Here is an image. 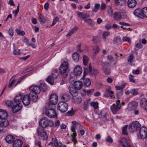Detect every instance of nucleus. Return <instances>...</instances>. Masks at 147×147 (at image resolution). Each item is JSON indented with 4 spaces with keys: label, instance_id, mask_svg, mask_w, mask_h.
I'll return each instance as SVG.
<instances>
[{
    "label": "nucleus",
    "instance_id": "obj_1",
    "mask_svg": "<svg viewBox=\"0 0 147 147\" xmlns=\"http://www.w3.org/2000/svg\"><path fill=\"white\" fill-rule=\"evenodd\" d=\"M58 100V97L56 94L55 93L51 94L50 96V102L49 103L48 109L47 110H55Z\"/></svg>",
    "mask_w": 147,
    "mask_h": 147
},
{
    "label": "nucleus",
    "instance_id": "obj_2",
    "mask_svg": "<svg viewBox=\"0 0 147 147\" xmlns=\"http://www.w3.org/2000/svg\"><path fill=\"white\" fill-rule=\"evenodd\" d=\"M39 124L42 128H46L49 126L51 127L54 125L53 122L51 120H48L46 117H44L41 119L39 121Z\"/></svg>",
    "mask_w": 147,
    "mask_h": 147
},
{
    "label": "nucleus",
    "instance_id": "obj_3",
    "mask_svg": "<svg viewBox=\"0 0 147 147\" xmlns=\"http://www.w3.org/2000/svg\"><path fill=\"white\" fill-rule=\"evenodd\" d=\"M84 75H86L88 72H89L91 75L93 77L96 76L98 73V71L95 68H92L91 64H90L88 66L84 67Z\"/></svg>",
    "mask_w": 147,
    "mask_h": 147
},
{
    "label": "nucleus",
    "instance_id": "obj_4",
    "mask_svg": "<svg viewBox=\"0 0 147 147\" xmlns=\"http://www.w3.org/2000/svg\"><path fill=\"white\" fill-rule=\"evenodd\" d=\"M69 67V64L67 61H64L60 65L59 68V70L60 73L61 74H65V76H67V73Z\"/></svg>",
    "mask_w": 147,
    "mask_h": 147
},
{
    "label": "nucleus",
    "instance_id": "obj_5",
    "mask_svg": "<svg viewBox=\"0 0 147 147\" xmlns=\"http://www.w3.org/2000/svg\"><path fill=\"white\" fill-rule=\"evenodd\" d=\"M140 126L141 125L138 121H134L129 124V130L131 132H134L139 129Z\"/></svg>",
    "mask_w": 147,
    "mask_h": 147
},
{
    "label": "nucleus",
    "instance_id": "obj_6",
    "mask_svg": "<svg viewBox=\"0 0 147 147\" xmlns=\"http://www.w3.org/2000/svg\"><path fill=\"white\" fill-rule=\"evenodd\" d=\"M30 92V94L32 95L34 94H39L40 92V86L35 85L30 87L29 88Z\"/></svg>",
    "mask_w": 147,
    "mask_h": 147
},
{
    "label": "nucleus",
    "instance_id": "obj_7",
    "mask_svg": "<svg viewBox=\"0 0 147 147\" xmlns=\"http://www.w3.org/2000/svg\"><path fill=\"white\" fill-rule=\"evenodd\" d=\"M37 132L38 135L43 139H47V136L46 132L41 127H39L37 129Z\"/></svg>",
    "mask_w": 147,
    "mask_h": 147
},
{
    "label": "nucleus",
    "instance_id": "obj_8",
    "mask_svg": "<svg viewBox=\"0 0 147 147\" xmlns=\"http://www.w3.org/2000/svg\"><path fill=\"white\" fill-rule=\"evenodd\" d=\"M68 108V105L66 103H63L62 102H59L57 105L58 110H67Z\"/></svg>",
    "mask_w": 147,
    "mask_h": 147
},
{
    "label": "nucleus",
    "instance_id": "obj_9",
    "mask_svg": "<svg viewBox=\"0 0 147 147\" xmlns=\"http://www.w3.org/2000/svg\"><path fill=\"white\" fill-rule=\"evenodd\" d=\"M146 128L144 126L142 127L140 130V134L141 138L143 139H145L147 134Z\"/></svg>",
    "mask_w": 147,
    "mask_h": 147
},
{
    "label": "nucleus",
    "instance_id": "obj_10",
    "mask_svg": "<svg viewBox=\"0 0 147 147\" xmlns=\"http://www.w3.org/2000/svg\"><path fill=\"white\" fill-rule=\"evenodd\" d=\"M147 99L144 98H142L140 101V106L145 110H147Z\"/></svg>",
    "mask_w": 147,
    "mask_h": 147
},
{
    "label": "nucleus",
    "instance_id": "obj_11",
    "mask_svg": "<svg viewBox=\"0 0 147 147\" xmlns=\"http://www.w3.org/2000/svg\"><path fill=\"white\" fill-rule=\"evenodd\" d=\"M120 101L117 100L116 102V105L114 104L111 106L110 108L111 110H119L121 109V105L120 103Z\"/></svg>",
    "mask_w": 147,
    "mask_h": 147
},
{
    "label": "nucleus",
    "instance_id": "obj_12",
    "mask_svg": "<svg viewBox=\"0 0 147 147\" xmlns=\"http://www.w3.org/2000/svg\"><path fill=\"white\" fill-rule=\"evenodd\" d=\"M120 144L123 147H131L125 138H123L121 139L120 141Z\"/></svg>",
    "mask_w": 147,
    "mask_h": 147
},
{
    "label": "nucleus",
    "instance_id": "obj_13",
    "mask_svg": "<svg viewBox=\"0 0 147 147\" xmlns=\"http://www.w3.org/2000/svg\"><path fill=\"white\" fill-rule=\"evenodd\" d=\"M108 65L107 63H104L102 65L104 72L106 75L110 74L111 73V70L107 67Z\"/></svg>",
    "mask_w": 147,
    "mask_h": 147
},
{
    "label": "nucleus",
    "instance_id": "obj_14",
    "mask_svg": "<svg viewBox=\"0 0 147 147\" xmlns=\"http://www.w3.org/2000/svg\"><path fill=\"white\" fill-rule=\"evenodd\" d=\"M45 112H43V113H45L46 115L50 118L55 117L57 114L55 111H45Z\"/></svg>",
    "mask_w": 147,
    "mask_h": 147
},
{
    "label": "nucleus",
    "instance_id": "obj_15",
    "mask_svg": "<svg viewBox=\"0 0 147 147\" xmlns=\"http://www.w3.org/2000/svg\"><path fill=\"white\" fill-rule=\"evenodd\" d=\"M23 104L25 105H28L30 103V98L28 95H25L22 100Z\"/></svg>",
    "mask_w": 147,
    "mask_h": 147
},
{
    "label": "nucleus",
    "instance_id": "obj_16",
    "mask_svg": "<svg viewBox=\"0 0 147 147\" xmlns=\"http://www.w3.org/2000/svg\"><path fill=\"white\" fill-rule=\"evenodd\" d=\"M68 90L70 93L73 97H76L78 96V91L76 89L69 86L68 87Z\"/></svg>",
    "mask_w": 147,
    "mask_h": 147
},
{
    "label": "nucleus",
    "instance_id": "obj_17",
    "mask_svg": "<svg viewBox=\"0 0 147 147\" xmlns=\"http://www.w3.org/2000/svg\"><path fill=\"white\" fill-rule=\"evenodd\" d=\"M82 71V69L79 66L77 65L75 67L73 73L75 76H78L80 74Z\"/></svg>",
    "mask_w": 147,
    "mask_h": 147
},
{
    "label": "nucleus",
    "instance_id": "obj_18",
    "mask_svg": "<svg viewBox=\"0 0 147 147\" xmlns=\"http://www.w3.org/2000/svg\"><path fill=\"white\" fill-rule=\"evenodd\" d=\"M85 76L83 75L82 79L83 80L84 86L85 88L87 87L90 86L91 84V82L90 80L88 78H86L84 77Z\"/></svg>",
    "mask_w": 147,
    "mask_h": 147
},
{
    "label": "nucleus",
    "instance_id": "obj_19",
    "mask_svg": "<svg viewBox=\"0 0 147 147\" xmlns=\"http://www.w3.org/2000/svg\"><path fill=\"white\" fill-rule=\"evenodd\" d=\"M23 144L22 141L20 139L15 140L13 144V147H21Z\"/></svg>",
    "mask_w": 147,
    "mask_h": 147
},
{
    "label": "nucleus",
    "instance_id": "obj_20",
    "mask_svg": "<svg viewBox=\"0 0 147 147\" xmlns=\"http://www.w3.org/2000/svg\"><path fill=\"white\" fill-rule=\"evenodd\" d=\"M138 106V103L137 102L133 101L129 103L128 104V108L131 110H134Z\"/></svg>",
    "mask_w": 147,
    "mask_h": 147
},
{
    "label": "nucleus",
    "instance_id": "obj_21",
    "mask_svg": "<svg viewBox=\"0 0 147 147\" xmlns=\"http://www.w3.org/2000/svg\"><path fill=\"white\" fill-rule=\"evenodd\" d=\"M23 95V94L21 93L17 95L14 99L15 103L21 104Z\"/></svg>",
    "mask_w": 147,
    "mask_h": 147
},
{
    "label": "nucleus",
    "instance_id": "obj_22",
    "mask_svg": "<svg viewBox=\"0 0 147 147\" xmlns=\"http://www.w3.org/2000/svg\"><path fill=\"white\" fill-rule=\"evenodd\" d=\"M127 4L129 7L133 8L136 5L137 2L136 0H128Z\"/></svg>",
    "mask_w": 147,
    "mask_h": 147
},
{
    "label": "nucleus",
    "instance_id": "obj_23",
    "mask_svg": "<svg viewBox=\"0 0 147 147\" xmlns=\"http://www.w3.org/2000/svg\"><path fill=\"white\" fill-rule=\"evenodd\" d=\"M74 84V88L77 90L80 89L83 86L82 82L80 81H76Z\"/></svg>",
    "mask_w": 147,
    "mask_h": 147
},
{
    "label": "nucleus",
    "instance_id": "obj_24",
    "mask_svg": "<svg viewBox=\"0 0 147 147\" xmlns=\"http://www.w3.org/2000/svg\"><path fill=\"white\" fill-rule=\"evenodd\" d=\"M113 19L117 21L120 20L122 18V16L120 13L115 12L113 15Z\"/></svg>",
    "mask_w": 147,
    "mask_h": 147
},
{
    "label": "nucleus",
    "instance_id": "obj_25",
    "mask_svg": "<svg viewBox=\"0 0 147 147\" xmlns=\"http://www.w3.org/2000/svg\"><path fill=\"white\" fill-rule=\"evenodd\" d=\"M16 105H14L12 107V110H20L22 107L21 104L16 103Z\"/></svg>",
    "mask_w": 147,
    "mask_h": 147
},
{
    "label": "nucleus",
    "instance_id": "obj_26",
    "mask_svg": "<svg viewBox=\"0 0 147 147\" xmlns=\"http://www.w3.org/2000/svg\"><path fill=\"white\" fill-rule=\"evenodd\" d=\"M8 117V114L6 111H0V119H5Z\"/></svg>",
    "mask_w": 147,
    "mask_h": 147
},
{
    "label": "nucleus",
    "instance_id": "obj_27",
    "mask_svg": "<svg viewBox=\"0 0 147 147\" xmlns=\"http://www.w3.org/2000/svg\"><path fill=\"white\" fill-rule=\"evenodd\" d=\"M14 140V137L10 135H7L5 138L6 141L9 144L12 143Z\"/></svg>",
    "mask_w": 147,
    "mask_h": 147
},
{
    "label": "nucleus",
    "instance_id": "obj_28",
    "mask_svg": "<svg viewBox=\"0 0 147 147\" xmlns=\"http://www.w3.org/2000/svg\"><path fill=\"white\" fill-rule=\"evenodd\" d=\"M134 15L138 17L142 16V9L138 8L136 9L134 11Z\"/></svg>",
    "mask_w": 147,
    "mask_h": 147
},
{
    "label": "nucleus",
    "instance_id": "obj_29",
    "mask_svg": "<svg viewBox=\"0 0 147 147\" xmlns=\"http://www.w3.org/2000/svg\"><path fill=\"white\" fill-rule=\"evenodd\" d=\"M71 98L70 96L67 94H64L61 96V98L63 101H67L69 100Z\"/></svg>",
    "mask_w": 147,
    "mask_h": 147
},
{
    "label": "nucleus",
    "instance_id": "obj_30",
    "mask_svg": "<svg viewBox=\"0 0 147 147\" xmlns=\"http://www.w3.org/2000/svg\"><path fill=\"white\" fill-rule=\"evenodd\" d=\"M78 16L81 18L85 20L89 17L90 16L88 13L84 14L82 12H79L78 14Z\"/></svg>",
    "mask_w": 147,
    "mask_h": 147
},
{
    "label": "nucleus",
    "instance_id": "obj_31",
    "mask_svg": "<svg viewBox=\"0 0 147 147\" xmlns=\"http://www.w3.org/2000/svg\"><path fill=\"white\" fill-rule=\"evenodd\" d=\"M80 55L77 52H75L73 54V58L76 62H78L79 60Z\"/></svg>",
    "mask_w": 147,
    "mask_h": 147
},
{
    "label": "nucleus",
    "instance_id": "obj_32",
    "mask_svg": "<svg viewBox=\"0 0 147 147\" xmlns=\"http://www.w3.org/2000/svg\"><path fill=\"white\" fill-rule=\"evenodd\" d=\"M47 82L51 85H53L54 82V78L51 76H49L46 79Z\"/></svg>",
    "mask_w": 147,
    "mask_h": 147
},
{
    "label": "nucleus",
    "instance_id": "obj_33",
    "mask_svg": "<svg viewBox=\"0 0 147 147\" xmlns=\"http://www.w3.org/2000/svg\"><path fill=\"white\" fill-rule=\"evenodd\" d=\"M88 60L89 59L88 57L86 55H84L83 60V64L85 66L84 67L88 66H87Z\"/></svg>",
    "mask_w": 147,
    "mask_h": 147
},
{
    "label": "nucleus",
    "instance_id": "obj_34",
    "mask_svg": "<svg viewBox=\"0 0 147 147\" xmlns=\"http://www.w3.org/2000/svg\"><path fill=\"white\" fill-rule=\"evenodd\" d=\"M78 29L77 27H75L72 29L66 35V36L69 37L73 34L75 31Z\"/></svg>",
    "mask_w": 147,
    "mask_h": 147
},
{
    "label": "nucleus",
    "instance_id": "obj_35",
    "mask_svg": "<svg viewBox=\"0 0 147 147\" xmlns=\"http://www.w3.org/2000/svg\"><path fill=\"white\" fill-rule=\"evenodd\" d=\"M77 136L76 132H73L71 134V136L72 138V141L74 142V144H75L77 142V141L76 138Z\"/></svg>",
    "mask_w": 147,
    "mask_h": 147
},
{
    "label": "nucleus",
    "instance_id": "obj_36",
    "mask_svg": "<svg viewBox=\"0 0 147 147\" xmlns=\"http://www.w3.org/2000/svg\"><path fill=\"white\" fill-rule=\"evenodd\" d=\"M16 80H15L11 78L9 81L8 87L9 88L12 87L13 86L14 83L16 82Z\"/></svg>",
    "mask_w": 147,
    "mask_h": 147
},
{
    "label": "nucleus",
    "instance_id": "obj_37",
    "mask_svg": "<svg viewBox=\"0 0 147 147\" xmlns=\"http://www.w3.org/2000/svg\"><path fill=\"white\" fill-rule=\"evenodd\" d=\"M38 94H34L32 95L29 94V96L30 97L32 98V100L34 102H36L37 101L38 98V96L37 95Z\"/></svg>",
    "mask_w": 147,
    "mask_h": 147
},
{
    "label": "nucleus",
    "instance_id": "obj_38",
    "mask_svg": "<svg viewBox=\"0 0 147 147\" xmlns=\"http://www.w3.org/2000/svg\"><path fill=\"white\" fill-rule=\"evenodd\" d=\"M100 6V4L99 3L95 4L92 10V12L93 13H95L97 12L99 9Z\"/></svg>",
    "mask_w": 147,
    "mask_h": 147
},
{
    "label": "nucleus",
    "instance_id": "obj_39",
    "mask_svg": "<svg viewBox=\"0 0 147 147\" xmlns=\"http://www.w3.org/2000/svg\"><path fill=\"white\" fill-rule=\"evenodd\" d=\"M115 3L117 5L121 6H123L125 4L124 0H115Z\"/></svg>",
    "mask_w": 147,
    "mask_h": 147
},
{
    "label": "nucleus",
    "instance_id": "obj_40",
    "mask_svg": "<svg viewBox=\"0 0 147 147\" xmlns=\"http://www.w3.org/2000/svg\"><path fill=\"white\" fill-rule=\"evenodd\" d=\"M39 21L41 24H44L45 22V17L42 15H39Z\"/></svg>",
    "mask_w": 147,
    "mask_h": 147
},
{
    "label": "nucleus",
    "instance_id": "obj_41",
    "mask_svg": "<svg viewBox=\"0 0 147 147\" xmlns=\"http://www.w3.org/2000/svg\"><path fill=\"white\" fill-rule=\"evenodd\" d=\"M83 91L85 93H86L88 95H91L94 92V89L90 90L84 89Z\"/></svg>",
    "mask_w": 147,
    "mask_h": 147
},
{
    "label": "nucleus",
    "instance_id": "obj_42",
    "mask_svg": "<svg viewBox=\"0 0 147 147\" xmlns=\"http://www.w3.org/2000/svg\"><path fill=\"white\" fill-rule=\"evenodd\" d=\"M85 22L87 23L91 26H93L94 25V22L92 19L89 18L85 20Z\"/></svg>",
    "mask_w": 147,
    "mask_h": 147
},
{
    "label": "nucleus",
    "instance_id": "obj_43",
    "mask_svg": "<svg viewBox=\"0 0 147 147\" xmlns=\"http://www.w3.org/2000/svg\"><path fill=\"white\" fill-rule=\"evenodd\" d=\"M62 144L61 142H58L57 139L55 140L54 145L53 147H62Z\"/></svg>",
    "mask_w": 147,
    "mask_h": 147
},
{
    "label": "nucleus",
    "instance_id": "obj_44",
    "mask_svg": "<svg viewBox=\"0 0 147 147\" xmlns=\"http://www.w3.org/2000/svg\"><path fill=\"white\" fill-rule=\"evenodd\" d=\"M110 34V33L108 31H105L103 32L102 34V36L105 40L107 38Z\"/></svg>",
    "mask_w": 147,
    "mask_h": 147
},
{
    "label": "nucleus",
    "instance_id": "obj_45",
    "mask_svg": "<svg viewBox=\"0 0 147 147\" xmlns=\"http://www.w3.org/2000/svg\"><path fill=\"white\" fill-rule=\"evenodd\" d=\"M142 17L147 18V7H144L142 9Z\"/></svg>",
    "mask_w": 147,
    "mask_h": 147
},
{
    "label": "nucleus",
    "instance_id": "obj_46",
    "mask_svg": "<svg viewBox=\"0 0 147 147\" xmlns=\"http://www.w3.org/2000/svg\"><path fill=\"white\" fill-rule=\"evenodd\" d=\"M90 106L93 107L94 109H97L98 108V104L97 102H91L90 103Z\"/></svg>",
    "mask_w": 147,
    "mask_h": 147
},
{
    "label": "nucleus",
    "instance_id": "obj_47",
    "mask_svg": "<svg viewBox=\"0 0 147 147\" xmlns=\"http://www.w3.org/2000/svg\"><path fill=\"white\" fill-rule=\"evenodd\" d=\"M130 93L133 95H137L138 93V89H131L130 91Z\"/></svg>",
    "mask_w": 147,
    "mask_h": 147
},
{
    "label": "nucleus",
    "instance_id": "obj_48",
    "mask_svg": "<svg viewBox=\"0 0 147 147\" xmlns=\"http://www.w3.org/2000/svg\"><path fill=\"white\" fill-rule=\"evenodd\" d=\"M15 31L19 35L24 36L25 34V32L23 30H21L20 29L17 28Z\"/></svg>",
    "mask_w": 147,
    "mask_h": 147
},
{
    "label": "nucleus",
    "instance_id": "obj_49",
    "mask_svg": "<svg viewBox=\"0 0 147 147\" xmlns=\"http://www.w3.org/2000/svg\"><path fill=\"white\" fill-rule=\"evenodd\" d=\"M127 125L122 128V134L125 135H127L128 134L127 130Z\"/></svg>",
    "mask_w": 147,
    "mask_h": 147
},
{
    "label": "nucleus",
    "instance_id": "obj_50",
    "mask_svg": "<svg viewBox=\"0 0 147 147\" xmlns=\"http://www.w3.org/2000/svg\"><path fill=\"white\" fill-rule=\"evenodd\" d=\"M51 76L54 78H56L58 76V70H55L53 71Z\"/></svg>",
    "mask_w": 147,
    "mask_h": 147
},
{
    "label": "nucleus",
    "instance_id": "obj_51",
    "mask_svg": "<svg viewBox=\"0 0 147 147\" xmlns=\"http://www.w3.org/2000/svg\"><path fill=\"white\" fill-rule=\"evenodd\" d=\"M6 104L8 107H11L12 109L13 106L14 105L13 102L11 100H8L7 101Z\"/></svg>",
    "mask_w": 147,
    "mask_h": 147
},
{
    "label": "nucleus",
    "instance_id": "obj_52",
    "mask_svg": "<svg viewBox=\"0 0 147 147\" xmlns=\"http://www.w3.org/2000/svg\"><path fill=\"white\" fill-rule=\"evenodd\" d=\"M40 88L43 89L44 91H45L47 88V86L46 84L44 83L41 84L40 86Z\"/></svg>",
    "mask_w": 147,
    "mask_h": 147
},
{
    "label": "nucleus",
    "instance_id": "obj_53",
    "mask_svg": "<svg viewBox=\"0 0 147 147\" xmlns=\"http://www.w3.org/2000/svg\"><path fill=\"white\" fill-rule=\"evenodd\" d=\"M113 10L112 8L109 7L107 10V14L110 16H111L113 15Z\"/></svg>",
    "mask_w": 147,
    "mask_h": 147
},
{
    "label": "nucleus",
    "instance_id": "obj_54",
    "mask_svg": "<svg viewBox=\"0 0 147 147\" xmlns=\"http://www.w3.org/2000/svg\"><path fill=\"white\" fill-rule=\"evenodd\" d=\"M75 111H68L66 113L65 115L71 116L74 115L75 113Z\"/></svg>",
    "mask_w": 147,
    "mask_h": 147
},
{
    "label": "nucleus",
    "instance_id": "obj_55",
    "mask_svg": "<svg viewBox=\"0 0 147 147\" xmlns=\"http://www.w3.org/2000/svg\"><path fill=\"white\" fill-rule=\"evenodd\" d=\"M20 7V5L19 4L18 5L17 9L16 10H13V13H14L15 17H16L18 13Z\"/></svg>",
    "mask_w": 147,
    "mask_h": 147
},
{
    "label": "nucleus",
    "instance_id": "obj_56",
    "mask_svg": "<svg viewBox=\"0 0 147 147\" xmlns=\"http://www.w3.org/2000/svg\"><path fill=\"white\" fill-rule=\"evenodd\" d=\"M134 76L131 75L130 74L129 76V81L130 82H132L133 83H135V81L134 79L133 78Z\"/></svg>",
    "mask_w": 147,
    "mask_h": 147
},
{
    "label": "nucleus",
    "instance_id": "obj_57",
    "mask_svg": "<svg viewBox=\"0 0 147 147\" xmlns=\"http://www.w3.org/2000/svg\"><path fill=\"white\" fill-rule=\"evenodd\" d=\"M105 140L106 142L109 143H112L113 141L112 139L109 136H108L105 138Z\"/></svg>",
    "mask_w": 147,
    "mask_h": 147
},
{
    "label": "nucleus",
    "instance_id": "obj_58",
    "mask_svg": "<svg viewBox=\"0 0 147 147\" xmlns=\"http://www.w3.org/2000/svg\"><path fill=\"white\" fill-rule=\"evenodd\" d=\"M93 50L95 51L94 53L96 54L98 53L100 51L99 47L97 46H95L94 47Z\"/></svg>",
    "mask_w": 147,
    "mask_h": 147
},
{
    "label": "nucleus",
    "instance_id": "obj_59",
    "mask_svg": "<svg viewBox=\"0 0 147 147\" xmlns=\"http://www.w3.org/2000/svg\"><path fill=\"white\" fill-rule=\"evenodd\" d=\"M59 18L57 17H56L55 18V19H54L52 23L51 24V26H53L54 25H55L56 23H57V22L59 20Z\"/></svg>",
    "mask_w": 147,
    "mask_h": 147
},
{
    "label": "nucleus",
    "instance_id": "obj_60",
    "mask_svg": "<svg viewBox=\"0 0 147 147\" xmlns=\"http://www.w3.org/2000/svg\"><path fill=\"white\" fill-rule=\"evenodd\" d=\"M134 58V56L133 54H130L128 57L127 61L129 63H131L133 60Z\"/></svg>",
    "mask_w": 147,
    "mask_h": 147
},
{
    "label": "nucleus",
    "instance_id": "obj_61",
    "mask_svg": "<svg viewBox=\"0 0 147 147\" xmlns=\"http://www.w3.org/2000/svg\"><path fill=\"white\" fill-rule=\"evenodd\" d=\"M122 40L123 41H127L129 43H130L131 42L130 38L128 37H124L123 38Z\"/></svg>",
    "mask_w": 147,
    "mask_h": 147
},
{
    "label": "nucleus",
    "instance_id": "obj_62",
    "mask_svg": "<svg viewBox=\"0 0 147 147\" xmlns=\"http://www.w3.org/2000/svg\"><path fill=\"white\" fill-rule=\"evenodd\" d=\"M13 30L12 28H10L8 32L11 36H13Z\"/></svg>",
    "mask_w": 147,
    "mask_h": 147
},
{
    "label": "nucleus",
    "instance_id": "obj_63",
    "mask_svg": "<svg viewBox=\"0 0 147 147\" xmlns=\"http://www.w3.org/2000/svg\"><path fill=\"white\" fill-rule=\"evenodd\" d=\"M13 53L14 55H20V50L19 49L18 51L14 50L13 51Z\"/></svg>",
    "mask_w": 147,
    "mask_h": 147
},
{
    "label": "nucleus",
    "instance_id": "obj_64",
    "mask_svg": "<svg viewBox=\"0 0 147 147\" xmlns=\"http://www.w3.org/2000/svg\"><path fill=\"white\" fill-rule=\"evenodd\" d=\"M135 47L138 49H140L142 48V45L140 43H137L135 45Z\"/></svg>",
    "mask_w": 147,
    "mask_h": 147
}]
</instances>
